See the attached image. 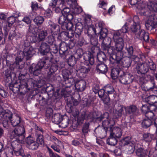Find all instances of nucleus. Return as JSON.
<instances>
[{
	"label": "nucleus",
	"mask_w": 157,
	"mask_h": 157,
	"mask_svg": "<svg viewBox=\"0 0 157 157\" xmlns=\"http://www.w3.org/2000/svg\"><path fill=\"white\" fill-rule=\"evenodd\" d=\"M107 30L106 28L102 29L99 35V41L101 42V48L102 50L107 53L111 57L113 54V47L112 45L111 40L109 37L107 36Z\"/></svg>",
	"instance_id": "f257e3e1"
},
{
	"label": "nucleus",
	"mask_w": 157,
	"mask_h": 157,
	"mask_svg": "<svg viewBox=\"0 0 157 157\" xmlns=\"http://www.w3.org/2000/svg\"><path fill=\"white\" fill-rule=\"evenodd\" d=\"M52 57L45 56L40 59L37 63L33 64L30 67L29 71L30 73L34 75L38 76L40 73L41 69L44 68L46 69L50 66L51 61L52 59Z\"/></svg>",
	"instance_id": "f03ea898"
},
{
	"label": "nucleus",
	"mask_w": 157,
	"mask_h": 157,
	"mask_svg": "<svg viewBox=\"0 0 157 157\" xmlns=\"http://www.w3.org/2000/svg\"><path fill=\"white\" fill-rule=\"evenodd\" d=\"M106 119L103 121L102 122V127L103 128L101 132L99 131V128H98L97 130H98V132L100 135H102L109 131L111 130L112 127H113L114 122L112 120L109 119V113L107 112H105L101 116L98 117L97 119L98 121H101L104 119Z\"/></svg>",
	"instance_id": "7ed1b4c3"
},
{
	"label": "nucleus",
	"mask_w": 157,
	"mask_h": 157,
	"mask_svg": "<svg viewBox=\"0 0 157 157\" xmlns=\"http://www.w3.org/2000/svg\"><path fill=\"white\" fill-rule=\"evenodd\" d=\"M121 55L118 56L117 55H113L111 57H109L110 63L112 64H120L123 67H128L131 64L132 59L128 57L122 58Z\"/></svg>",
	"instance_id": "20e7f679"
},
{
	"label": "nucleus",
	"mask_w": 157,
	"mask_h": 157,
	"mask_svg": "<svg viewBox=\"0 0 157 157\" xmlns=\"http://www.w3.org/2000/svg\"><path fill=\"white\" fill-rule=\"evenodd\" d=\"M113 38L114 42L113 47V54L120 56L122 54V50L124 46V40L121 37L119 32H116L114 34Z\"/></svg>",
	"instance_id": "39448f33"
},
{
	"label": "nucleus",
	"mask_w": 157,
	"mask_h": 157,
	"mask_svg": "<svg viewBox=\"0 0 157 157\" xmlns=\"http://www.w3.org/2000/svg\"><path fill=\"white\" fill-rule=\"evenodd\" d=\"M25 130L24 127L17 126L10 134V138L13 140L23 141L25 138Z\"/></svg>",
	"instance_id": "423d86ee"
},
{
	"label": "nucleus",
	"mask_w": 157,
	"mask_h": 157,
	"mask_svg": "<svg viewBox=\"0 0 157 157\" xmlns=\"http://www.w3.org/2000/svg\"><path fill=\"white\" fill-rule=\"evenodd\" d=\"M28 31L33 34H35L37 33H38V36L36 40V42H40L44 40L47 35V32L46 30H41L33 24L30 25Z\"/></svg>",
	"instance_id": "0eeeda50"
},
{
	"label": "nucleus",
	"mask_w": 157,
	"mask_h": 157,
	"mask_svg": "<svg viewBox=\"0 0 157 157\" xmlns=\"http://www.w3.org/2000/svg\"><path fill=\"white\" fill-rule=\"evenodd\" d=\"M124 49L125 50L122 52L121 55L122 56L130 57L135 63H137L139 62V58L136 52L132 46H126L125 47Z\"/></svg>",
	"instance_id": "6e6552de"
},
{
	"label": "nucleus",
	"mask_w": 157,
	"mask_h": 157,
	"mask_svg": "<svg viewBox=\"0 0 157 157\" xmlns=\"http://www.w3.org/2000/svg\"><path fill=\"white\" fill-rule=\"evenodd\" d=\"M2 117L0 118V123H2L3 127L8 129L9 126V121H10L13 117V113L8 110H4L2 112Z\"/></svg>",
	"instance_id": "1a4fd4ad"
},
{
	"label": "nucleus",
	"mask_w": 157,
	"mask_h": 157,
	"mask_svg": "<svg viewBox=\"0 0 157 157\" xmlns=\"http://www.w3.org/2000/svg\"><path fill=\"white\" fill-rule=\"evenodd\" d=\"M146 29L151 30L157 27V14H152L149 16L148 20L145 23Z\"/></svg>",
	"instance_id": "9d476101"
},
{
	"label": "nucleus",
	"mask_w": 157,
	"mask_h": 157,
	"mask_svg": "<svg viewBox=\"0 0 157 157\" xmlns=\"http://www.w3.org/2000/svg\"><path fill=\"white\" fill-rule=\"evenodd\" d=\"M27 148L31 150H37L39 147L38 143L31 136H29L25 140Z\"/></svg>",
	"instance_id": "9b49d317"
},
{
	"label": "nucleus",
	"mask_w": 157,
	"mask_h": 157,
	"mask_svg": "<svg viewBox=\"0 0 157 157\" xmlns=\"http://www.w3.org/2000/svg\"><path fill=\"white\" fill-rule=\"evenodd\" d=\"M19 82L20 93L21 94H25L31 88L30 86L29 85L30 82L27 79H23L20 80Z\"/></svg>",
	"instance_id": "f8f14e48"
},
{
	"label": "nucleus",
	"mask_w": 157,
	"mask_h": 157,
	"mask_svg": "<svg viewBox=\"0 0 157 157\" xmlns=\"http://www.w3.org/2000/svg\"><path fill=\"white\" fill-rule=\"evenodd\" d=\"M59 53L61 56L65 58L69 53L68 50L69 46L68 44L64 42H62L59 44Z\"/></svg>",
	"instance_id": "ddd939ff"
},
{
	"label": "nucleus",
	"mask_w": 157,
	"mask_h": 157,
	"mask_svg": "<svg viewBox=\"0 0 157 157\" xmlns=\"http://www.w3.org/2000/svg\"><path fill=\"white\" fill-rule=\"evenodd\" d=\"M69 4L71 5H74L76 6L77 2L76 0H67ZM65 0H59L58 3L59 4V6L56 7L54 9V11L56 13H60L63 9V7L64 6V4Z\"/></svg>",
	"instance_id": "4468645a"
},
{
	"label": "nucleus",
	"mask_w": 157,
	"mask_h": 157,
	"mask_svg": "<svg viewBox=\"0 0 157 157\" xmlns=\"http://www.w3.org/2000/svg\"><path fill=\"white\" fill-rule=\"evenodd\" d=\"M138 74H145L146 73L149 69L148 63L145 62L143 63H138L136 66Z\"/></svg>",
	"instance_id": "2eb2a0df"
},
{
	"label": "nucleus",
	"mask_w": 157,
	"mask_h": 157,
	"mask_svg": "<svg viewBox=\"0 0 157 157\" xmlns=\"http://www.w3.org/2000/svg\"><path fill=\"white\" fill-rule=\"evenodd\" d=\"M66 16L64 15H62L59 17L58 22L63 27L65 26L67 29L71 30L72 27L73 26V25L71 22L67 23V21H66Z\"/></svg>",
	"instance_id": "dca6fc26"
},
{
	"label": "nucleus",
	"mask_w": 157,
	"mask_h": 157,
	"mask_svg": "<svg viewBox=\"0 0 157 157\" xmlns=\"http://www.w3.org/2000/svg\"><path fill=\"white\" fill-rule=\"evenodd\" d=\"M22 52L23 57H25L27 60L30 59L34 53L33 48L30 46L25 47Z\"/></svg>",
	"instance_id": "f3484780"
},
{
	"label": "nucleus",
	"mask_w": 157,
	"mask_h": 157,
	"mask_svg": "<svg viewBox=\"0 0 157 157\" xmlns=\"http://www.w3.org/2000/svg\"><path fill=\"white\" fill-rule=\"evenodd\" d=\"M132 76L128 73L120 75L119 79L120 82L123 84H128L132 82Z\"/></svg>",
	"instance_id": "a211bd4d"
},
{
	"label": "nucleus",
	"mask_w": 157,
	"mask_h": 157,
	"mask_svg": "<svg viewBox=\"0 0 157 157\" xmlns=\"http://www.w3.org/2000/svg\"><path fill=\"white\" fill-rule=\"evenodd\" d=\"M96 69L99 73L105 74L108 71V68L103 61H101L98 62L96 65Z\"/></svg>",
	"instance_id": "6ab92c4d"
},
{
	"label": "nucleus",
	"mask_w": 157,
	"mask_h": 157,
	"mask_svg": "<svg viewBox=\"0 0 157 157\" xmlns=\"http://www.w3.org/2000/svg\"><path fill=\"white\" fill-rule=\"evenodd\" d=\"M14 142H12L11 146L13 148L14 153L17 156L19 155L21 150H23L22 148L21 145L18 143L17 140H14Z\"/></svg>",
	"instance_id": "aec40b11"
},
{
	"label": "nucleus",
	"mask_w": 157,
	"mask_h": 157,
	"mask_svg": "<svg viewBox=\"0 0 157 157\" xmlns=\"http://www.w3.org/2000/svg\"><path fill=\"white\" fill-rule=\"evenodd\" d=\"M126 113L131 115H135L138 113L139 109L135 105H131L127 107H124Z\"/></svg>",
	"instance_id": "412c9836"
},
{
	"label": "nucleus",
	"mask_w": 157,
	"mask_h": 157,
	"mask_svg": "<svg viewBox=\"0 0 157 157\" xmlns=\"http://www.w3.org/2000/svg\"><path fill=\"white\" fill-rule=\"evenodd\" d=\"M49 49L50 46L46 42H43L40 46L39 51L42 55H45L50 53Z\"/></svg>",
	"instance_id": "4be33fe9"
},
{
	"label": "nucleus",
	"mask_w": 157,
	"mask_h": 157,
	"mask_svg": "<svg viewBox=\"0 0 157 157\" xmlns=\"http://www.w3.org/2000/svg\"><path fill=\"white\" fill-rule=\"evenodd\" d=\"M110 134L117 138H119L122 135V131L121 128L118 127H112L111 130L109 131Z\"/></svg>",
	"instance_id": "5701e85b"
},
{
	"label": "nucleus",
	"mask_w": 157,
	"mask_h": 157,
	"mask_svg": "<svg viewBox=\"0 0 157 157\" xmlns=\"http://www.w3.org/2000/svg\"><path fill=\"white\" fill-rule=\"evenodd\" d=\"M58 69V66L56 64L54 63L52 64L48 74V78L51 80L53 79L55 76L54 73Z\"/></svg>",
	"instance_id": "b1692460"
},
{
	"label": "nucleus",
	"mask_w": 157,
	"mask_h": 157,
	"mask_svg": "<svg viewBox=\"0 0 157 157\" xmlns=\"http://www.w3.org/2000/svg\"><path fill=\"white\" fill-rule=\"evenodd\" d=\"M136 37L140 40H143L146 43H148L149 40V35L144 30H142L140 32L137 34Z\"/></svg>",
	"instance_id": "393cba45"
},
{
	"label": "nucleus",
	"mask_w": 157,
	"mask_h": 157,
	"mask_svg": "<svg viewBox=\"0 0 157 157\" xmlns=\"http://www.w3.org/2000/svg\"><path fill=\"white\" fill-rule=\"evenodd\" d=\"M21 121V117L17 114L13 116L10 121L13 127L18 125Z\"/></svg>",
	"instance_id": "a878e982"
},
{
	"label": "nucleus",
	"mask_w": 157,
	"mask_h": 157,
	"mask_svg": "<svg viewBox=\"0 0 157 157\" xmlns=\"http://www.w3.org/2000/svg\"><path fill=\"white\" fill-rule=\"evenodd\" d=\"M70 98H71L72 101L69 100V99H67V101L68 103L71 104L72 102L73 103V105L75 106L77 105L81 101L80 96V94L78 93H76L74 95V98L75 99L74 101L72 100V97H70Z\"/></svg>",
	"instance_id": "bb28decb"
},
{
	"label": "nucleus",
	"mask_w": 157,
	"mask_h": 157,
	"mask_svg": "<svg viewBox=\"0 0 157 157\" xmlns=\"http://www.w3.org/2000/svg\"><path fill=\"white\" fill-rule=\"evenodd\" d=\"M86 83L84 80H81L75 84L76 89L78 91H83L86 88Z\"/></svg>",
	"instance_id": "cd10ccee"
},
{
	"label": "nucleus",
	"mask_w": 157,
	"mask_h": 157,
	"mask_svg": "<svg viewBox=\"0 0 157 157\" xmlns=\"http://www.w3.org/2000/svg\"><path fill=\"white\" fill-rule=\"evenodd\" d=\"M147 6L150 11L157 12V2L150 1L147 3Z\"/></svg>",
	"instance_id": "c85d7f7f"
},
{
	"label": "nucleus",
	"mask_w": 157,
	"mask_h": 157,
	"mask_svg": "<svg viewBox=\"0 0 157 157\" xmlns=\"http://www.w3.org/2000/svg\"><path fill=\"white\" fill-rule=\"evenodd\" d=\"M145 101L151 105H154L155 103H157V96H150L145 98Z\"/></svg>",
	"instance_id": "c756f323"
},
{
	"label": "nucleus",
	"mask_w": 157,
	"mask_h": 157,
	"mask_svg": "<svg viewBox=\"0 0 157 157\" xmlns=\"http://www.w3.org/2000/svg\"><path fill=\"white\" fill-rule=\"evenodd\" d=\"M129 25H131L130 29L133 33L137 36V34L140 32V25L135 24H131L129 23H127Z\"/></svg>",
	"instance_id": "7c9ffc66"
},
{
	"label": "nucleus",
	"mask_w": 157,
	"mask_h": 157,
	"mask_svg": "<svg viewBox=\"0 0 157 157\" xmlns=\"http://www.w3.org/2000/svg\"><path fill=\"white\" fill-rule=\"evenodd\" d=\"M144 75L145 78L147 82L148 81V83L149 84V85L151 83L152 84V86H150L149 88L152 89L155 87V83L154 77L151 76L150 75L148 74L145 75L144 74Z\"/></svg>",
	"instance_id": "2f4dec72"
},
{
	"label": "nucleus",
	"mask_w": 157,
	"mask_h": 157,
	"mask_svg": "<svg viewBox=\"0 0 157 157\" xmlns=\"http://www.w3.org/2000/svg\"><path fill=\"white\" fill-rule=\"evenodd\" d=\"M84 56V59L88 61L91 65H93L94 63L95 60L93 54H85Z\"/></svg>",
	"instance_id": "473e14b6"
},
{
	"label": "nucleus",
	"mask_w": 157,
	"mask_h": 157,
	"mask_svg": "<svg viewBox=\"0 0 157 157\" xmlns=\"http://www.w3.org/2000/svg\"><path fill=\"white\" fill-rule=\"evenodd\" d=\"M134 142L132 140V138L129 136H126L122 139L120 144L121 146H124L133 143Z\"/></svg>",
	"instance_id": "72a5a7b5"
},
{
	"label": "nucleus",
	"mask_w": 157,
	"mask_h": 157,
	"mask_svg": "<svg viewBox=\"0 0 157 157\" xmlns=\"http://www.w3.org/2000/svg\"><path fill=\"white\" fill-rule=\"evenodd\" d=\"M62 116L58 113L55 114L52 116V121L55 124H60L62 120Z\"/></svg>",
	"instance_id": "f704fd0d"
},
{
	"label": "nucleus",
	"mask_w": 157,
	"mask_h": 157,
	"mask_svg": "<svg viewBox=\"0 0 157 157\" xmlns=\"http://www.w3.org/2000/svg\"><path fill=\"white\" fill-rule=\"evenodd\" d=\"M114 113L116 118L121 117L124 113L123 106L122 105L118 106L114 112Z\"/></svg>",
	"instance_id": "c9c22d12"
},
{
	"label": "nucleus",
	"mask_w": 157,
	"mask_h": 157,
	"mask_svg": "<svg viewBox=\"0 0 157 157\" xmlns=\"http://www.w3.org/2000/svg\"><path fill=\"white\" fill-rule=\"evenodd\" d=\"M117 139L110 134L109 137L107 140V143L110 145L115 146L117 143Z\"/></svg>",
	"instance_id": "e433bc0d"
},
{
	"label": "nucleus",
	"mask_w": 157,
	"mask_h": 157,
	"mask_svg": "<svg viewBox=\"0 0 157 157\" xmlns=\"http://www.w3.org/2000/svg\"><path fill=\"white\" fill-rule=\"evenodd\" d=\"M83 26L81 23L77 24L75 26L74 34L78 37L80 35H81Z\"/></svg>",
	"instance_id": "4c0bfd02"
},
{
	"label": "nucleus",
	"mask_w": 157,
	"mask_h": 157,
	"mask_svg": "<svg viewBox=\"0 0 157 157\" xmlns=\"http://www.w3.org/2000/svg\"><path fill=\"white\" fill-rule=\"evenodd\" d=\"M85 54H87L83 52V50L82 49L79 48L77 49L75 53L73 55L77 59H79L82 56L84 58V56Z\"/></svg>",
	"instance_id": "58836bf2"
},
{
	"label": "nucleus",
	"mask_w": 157,
	"mask_h": 157,
	"mask_svg": "<svg viewBox=\"0 0 157 157\" xmlns=\"http://www.w3.org/2000/svg\"><path fill=\"white\" fill-rule=\"evenodd\" d=\"M156 107L157 106L155 105H150V107H149L147 105H143L142 107L141 110L142 112L144 113L151 109H153L155 111L157 112V109H155V107Z\"/></svg>",
	"instance_id": "ea45409f"
},
{
	"label": "nucleus",
	"mask_w": 157,
	"mask_h": 157,
	"mask_svg": "<svg viewBox=\"0 0 157 157\" xmlns=\"http://www.w3.org/2000/svg\"><path fill=\"white\" fill-rule=\"evenodd\" d=\"M147 151L142 148H140L136 150V155L140 157H144L147 154Z\"/></svg>",
	"instance_id": "a19ab883"
},
{
	"label": "nucleus",
	"mask_w": 157,
	"mask_h": 157,
	"mask_svg": "<svg viewBox=\"0 0 157 157\" xmlns=\"http://www.w3.org/2000/svg\"><path fill=\"white\" fill-rule=\"evenodd\" d=\"M9 88L14 93H17L19 91L20 92L19 84H18L17 82H15L14 84L10 85Z\"/></svg>",
	"instance_id": "79ce46f5"
},
{
	"label": "nucleus",
	"mask_w": 157,
	"mask_h": 157,
	"mask_svg": "<svg viewBox=\"0 0 157 157\" xmlns=\"http://www.w3.org/2000/svg\"><path fill=\"white\" fill-rule=\"evenodd\" d=\"M80 115L82 118L86 121L91 119L93 117L91 113L88 111L82 112Z\"/></svg>",
	"instance_id": "37998d69"
},
{
	"label": "nucleus",
	"mask_w": 157,
	"mask_h": 157,
	"mask_svg": "<svg viewBox=\"0 0 157 157\" xmlns=\"http://www.w3.org/2000/svg\"><path fill=\"white\" fill-rule=\"evenodd\" d=\"M49 99L48 94H43L41 99H40L39 101L40 104L42 106H44L47 103Z\"/></svg>",
	"instance_id": "c03bdc74"
},
{
	"label": "nucleus",
	"mask_w": 157,
	"mask_h": 157,
	"mask_svg": "<svg viewBox=\"0 0 157 157\" xmlns=\"http://www.w3.org/2000/svg\"><path fill=\"white\" fill-rule=\"evenodd\" d=\"M33 21L37 26H39L41 25L44 21V18L42 16H38L34 18Z\"/></svg>",
	"instance_id": "a18cd8bd"
},
{
	"label": "nucleus",
	"mask_w": 157,
	"mask_h": 157,
	"mask_svg": "<svg viewBox=\"0 0 157 157\" xmlns=\"http://www.w3.org/2000/svg\"><path fill=\"white\" fill-rule=\"evenodd\" d=\"M120 70L118 68H114L111 71V75L112 78L113 79H116L118 77L120 73Z\"/></svg>",
	"instance_id": "49530a36"
},
{
	"label": "nucleus",
	"mask_w": 157,
	"mask_h": 157,
	"mask_svg": "<svg viewBox=\"0 0 157 157\" xmlns=\"http://www.w3.org/2000/svg\"><path fill=\"white\" fill-rule=\"evenodd\" d=\"M140 20L139 17L137 16L133 17V20L131 18L128 19L127 21V23L131 24H135L136 25H140Z\"/></svg>",
	"instance_id": "de8ad7c7"
},
{
	"label": "nucleus",
	"mask_w": 157,
	"mask_h": 157,
	"mask_svg": "<svg viewBox=\"0 0 157 157\" xmlns=\"http://www.w3.org/2000/svg\"><path fill=\"white\" fill-rule=\"evenodd\" d=\"M78 59L73 55L71 56L68 59V63L69 66H74L76 64Z\"/></svg>",
	"instance_id": "09e8293b"
},
{
	"label": "nucleus",
	"mask_w": 157,
	"mask_h": 157,
	"mask_svg": "<svg viewBox=\"0 0 157 157\" xmlns=\"http://www.w3.org/2000/svg\"><path fill=\"white\" fill-rule=\"evenodd\" d=\"M105 93H107V95L112 94H114L115 90L113 87L110 85H108L105 87Z\"/></svg>",
	"instance_id": "8fccbe9b"
},
{
	"label": "nucleus",
	"mask_w": 157,
	"mask_h": 157,
	"mask_svg": "<svg viewBox=\"0 0 157 157\" xmlns=\"http://www.w3.org/2000/svg\"><path fill=\"white\" fill-rule=\"evenodd\" d=\"M52 31L56 34L59 33L60 30V27L59 25L53 24L50 25Z\"/></svg>",
	"instance_id": "3c124183"
},
{
	"label": "nucleus",
	"mask_w": 157,
	"mask_h": 157,
	"mask_svg": "<svg viewBox=\"0 0 157 157\" xmlns=\"http://www.w3.org/2000/svg\"><path fill=\"white\" fill-rule=\"evenodd\" d=\"M90 125V124L89 122H86L83 124L82 127V132L83 134L85 135L89 131Z\"/></svg>",
	"instance_id": "603ef678"
},
{
	"label": "nucleus",
	"mask_w": 157,
	"mask_h": 157,
	"mask_svg": "<svg viewBox=\"0 0 157 157\" xmlns=\"http://www.w3.org/2000/svg\"><path fill=\"white\" fill-rule=\"evenodd\" d=\"M91 67L89 65H87L86 67L81 66L78 69L79 71L82 73L86 74L90 71Z\"/></svg>",
	"instance_id": "864d4df0"
},
{
	"label": "nucleus",
	"mask_w": 157,
	"mask_h": 157,
	"mask_svg": "<svg viewBox=\"0 0 157 157\" xmlns=\"http://www.w3.org/2000/svg\"><path fill=\"white\" fill-rule=\"evenodd\" d=\"M50 53L49 54L50 55L51 57H52V55L51 54V53L52 52L54 54L57 53L58 51V46L57 45L56 43L52 44V45L50 46Z\"/></svg>",
	"instance_id": "5fc2aeb1"
},
{
	"label": "nucleus",
	"mask_w": 157,
	"mask_h": 157,
	"mask_svg": "<svg viewBox=\"0 0 157 157\" xmlns=\"http://www.w3.org/2000/svg\"><path fill=\"white\" fill-rule=\"evenodd\" d=\"M19 54V55H18V56L16 57L14 62V63H15L18 66L20 64L19 63L22 61L24 58L22 52H20Z\"/></svg>",
	"instance_id": "6e6d98bb"
},
{
	"label": "nucleus",
	"mask_w": 157,
	"mask_h": 157,
	"mask_svg": "<svg viewBox=\"0 0 157 157\" xmlns=\"http://www.w3.org/2000/svg\"><path fill=\"white\" fill-rule=\"evenodd\" d=\"M97 58L98 62L103 61L105 60L106 56L104 52H101L98 53H97Z\"/></svg>",
	"instance_id": "4d7b16f0"
},
{
	"label": "nucleus",
	"mask_w": 157,
	"mask_h": 157,
	"mask_svg": "<svg viewBox=\"0 0 157 157\" xmlns=\"http://www.w3.org/2000/svg\"><path fill=\"white\" fill-rule=\"evenodd\" d=\"M46 91L47 93H45V94H48V97L50 96L51 97L53 96L54 93V88L52 86H49L47 87L46 89Z\"/></svg>",
	"instance_id": "13d9d810"
},
{
	"label": "nucleus",
	"mask_w": 157,
	"mask_h": 157,
	"mask_svg": "<svg viewBox=\"0 0 157 157\" xmlns=\"http://www.w3.org/2000/svg\"><path fill=\"white\" fill-rule=\"evenodd\" d=\"M36 141L38 143V145L40 144L42 145H44V142L43 135L40 134L37 135Z\"/></svg>",
	"instance_id": "bf43d9fd"
},
{
	"label": "nucleus",
	"mask_w": 157,
	"mask_h": 157,
	"mask_svg": "<svg viewBox=\"0 0 157 157\" xmlns=\"http://www.w3.org/2000/svg\"><path fill=\"white\" fill-rule=\"evenodd\" d=\"M152 122V120L151 119H144L142 121V124L143 127L147 128L151 126Z\"/></svg>",
	"instance_id": "052dcab7"
},
{
	"label": "nucleus",
	"mask_w": 157,
	"mask_h": 157,
	"mask_svg": "<svg viewBox=\"0 0 157 157\" xmlns=\"http://www.w3.org/2000/svg\"><path fill=\"white\" fill-rule=\"evenodd\" d=\"M47 43L50 46L55 44V40L54 37L52 35H50L48 36Z\"/></svg>",
	"instance_id": "680f3d73"
},
{
	"label": "nucleus",
	"mask_w": 157,
	"mask_h": 157,
	"mask_svg": "<svg viewBox=\"0 0 157 157\" xmlns=\"http://www.w3.org/2000/svg\"><path fill=\"white\" fill-rule=\"evenodd\" d=\"M143 136L144 140L146 142L151 141L153 137V135L149 133H145Z\"/></svg>",
	"instance_id": "e2e57ef3"
},
{
	"label": "nucleus",
	"mask_w": 157,
	"mask_h": 157,
	"mask_svg": "<svg viewBox=\"0 0 157 157\" xmlns=\"http://www.w3.org/2000/svg\"><path fill=\"white\" fill-rule=\"evenodd\" d=\"M76 40H77L78 44L81 46H82L85 43V40L83 37L80 35L78 37L77 36V35H75Z\"/></svg>",
	"instance_id": "0e129e2a"
},
{
	"label": "nucleus",
	"mask_w": 157,
	"mask_h": 157,
	"mask_svg": "<svg viewBox=\"0 0 157 157\" xmlns=\"http://www.w3.org/2000/svg\"><path fill=\"white\" fill-rule=\"evenodd\" d=\"M71 84L70 83H69V85L68 86H66L65 88V89H63L62 91V94L66 97V93H67V94H69L71 93V91L70 90H67L66 89L67 88H70L71 86Z\"/></svg>",
	"instance_id": "69168bd1"
},
{
	"label": "nucleus",
	"mask_w": 157,
	"mask_h": 157,
	"mask_svg": "<svg viewBox=\"0 0 157 157\" xmlns=\"http://www.w3.org/2000/svg\"><path fill=\"white\" fill-rule=\"evenodd\" d=\"M153 110H154L153 109H151V110H150L145 113V116L148 119L152 120L153 118L154 117V114L152 112Z\"/></svg>",
	"instance_id": "338daca9"
},
{
	"label": "nucleus",
	"mask_w": 157,
	"mask_h": 157,
	"mask_svg": "<svg viewBox=\"0 0 157 157\" xmlns=\"http://www.w3.org/2000/svg\"><path fill=\"white\" fill-rule=\"evenodd\" d=\"M127 151L129 154L133 153L135 150V146L133 143L131 144L128 145L127 148Z\"/></svg>",
	"instance_id": "774afa93"
}]
</instances>
